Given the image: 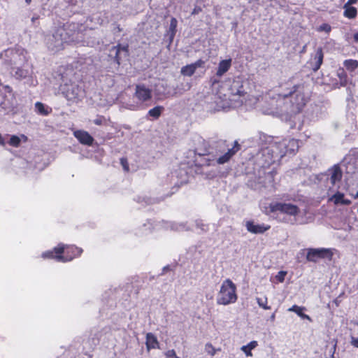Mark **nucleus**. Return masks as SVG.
Masks as SVG:
<instances>
[{
  "label": "nucleus",
  "mask_w": 358,
  "mask_h": 358,
  "mask_svg": "<svg viewBox=\"0 0 358 358\" xmlns=\"http://www.w3.org/2000/svg\"><path fill=\"white\" fill-rule=\"evenodd\" d=\"M166 358H179L174 350H169L165 353Z\"/></svg>",
  "instance_id": "obj_41"
},
{
  "label": "nucleus",
  "mask_w": 358,
  "mask_h": 358,
  "mask_svg": "<svg viewBox=\"0 0 358 358\" xmlns=\"http://www.w3.org/2000/svg\"><path fill=\"white\" fill-rule=\"evenodd\" d=\"M317 118H318V115H316L315 116H313L311 119H312L313 120H316V119H317Z\"/></svg>",
  "instance_id": "obj_57"
},
{
  "label": "nucleus",
  "mask_w": 358,
  "mask_h": 358,
  "mask_svg": "<svg viewBox=\"0 0 358 358\" xmlns=\"http://www.w3.org/2000/svg\"><path fill=\"white\" fill-rule=\"evenodd\" d=\"M90 20L94 22L96 24L103 25L109 22L108 13L103 10L93 14Z\"/></svg>",
  "instance_id": "obj_18"
},
{
  "label": "nucleus",
  "mask_w": 358,
  "mask_h": 358,
  "mask_svg": "<svg viewBox=\"0 0 358 358\" xmlns=\"http://www.w3.org/2000/svg\"><path fill=\"white\" fill-rule=\"evenodd\" d=\"M358 1V0H348L345 3L348 5L355 4Z\"/></svg>",
  "instance_id": "obj_50"
},
{
  "label": "nucleus",
  "mask_w": 358,
  "mask_h": 358,
  "mask_svg": "<svg viewBox=\"0 0 358 358\" xmlns=\"http://www.w3.org/2000/svg\"><path fill=\"white\" fill-rule=\"evenodd\" d=\"M121 162H122V164L123 165V167H124V170L128 171V169H129L128 166H127V165L124 164V159H121Z\"/></svg>",
  "instance_id": "obj_54"
},
{
  "label": "nucleus",
  "mask_w": 358,
  "mask_h": 358,
  "mask_svg": "<svg viewBox=\"0 0 358 358\" xmlns=\"http://www.w3.org/2000/svg\"><path fill=\"white\" fill-rule=\"evenodd\" d=\"M86 27L76 22L66 23L57 28L54 33L46 39L48 48L52 51H58L63 48L64 43H74L82 45H89L85 41L84 31Z\"/></svg>",
  "instance_id": "obj_2"
},
{
  "label": "nucleus",
  "mask_w": 358,
  "mask_h": 358,
  "mask_svg": "<svg viewBox=\"0 0 358 358\" xmlns=\"http://www.w3.org/2000/svg\"><path fill=\"white\" fill-rule=\"evenodd\" d=\"M35 109L38 114L42 115H48L52 111L50 108L41 102H36L35 103Z\"/></svg>",
  "instance_id": "obj_27"
},
{
  "label": "nucleus",
  "mask_w": 358,
  "mask_h": 358,
  "mask_svg": "<svg viewBox=\"0 0 358 358\" xmlns=\"http://www.w3.org/2000/svg\"><path fill=\"white\" fill-rule=\"evenodd\" d=\"M3 337L0 334V341H3Z\"/></svg>",
  "instance_id": "obj_60"
},
{
  "label": "nucleus",
  "mask_w": 358,
  "mask_h": 358,
  "mask_svg": "<svg viewBox=\"0 0 358 358\" xmlns=\"http://www.w3.org/2000/svg\"><path fill=\"white\" fill-rule=\"evenodd\" d=\"M275 319V313H273L271 316H270V318L269 320L271 321V322H274Z\"/></svg>",
  "instance_id": "obj_52"
},
{
  "label": "nucleus",
  "mask_w": 358,
  "mask_h": 358,
  "mask_svg": "<svg viewBox=\"0 0 358 358\" xmlns=\"http://www.w3.org/2000/svg\"><path fill=\"white\" fill-rule=\"evenodd\" d=\"M114 29L113 31L115 34L117 32H120L122 31V29L120 28V25L117 24H113Z\"/></svg>",
  "instance_id": "obj_48"
},
{
  "label": "nucleus",
  "mask_w": 358,
  "mask_h": 358,
  "mask_svg": "<svg viewBox=\"0 0 358 358\" xmlns=\"http://www.w3.org/2000/svg\"><path fill=\"white\" fill-rule=\"evenodd\" d=\"M266 101L265 105L262 107V112L264 113V109L266 107H275V104L272 103L273 94H268V98L266 97Z\"/></svg>",
  "instance_id": "obj_37"
},
{
  "label": "nucleus",
  "mask_w": 358,
  "mask_h": 358,
  "mask_svg": "<svg viewBox=\"0 0 358 358\" xmlns=\"http://www.w3.org/2000/svg\"><path fill=\"white\" fill-rule=\"evenodd\" d=\"M73 136L83 145L91 146L94 141V138L86 131L76 130Z\"/></svg>",
  "instance_id": "obj_16"
},
{
  "label": "nucleus",
  "mask_w": 358,
  "mask_h": 358,
  "mask_svg": "<svg viewBox=\"0 0 358 358\" xmlns=\"http://www.w3.org/2000/svg\"><path fill=\"white\" fill-rule=\"evenodd\" d=\"M314 60L315 64L313 66V69L315 71L320 69L323 61V52L321 48L317 50Z\"/></svg>",
  "instance_id": "obj_26"
},
{
  "label": "nucleus",
  "mask_w": 358,
  "mask_h": 358,
  "mask_svg": "<svg viewBox=\"0 0 358 358\" xmlns=\"http://www.w3.org/2000/svg\"><path fill=\"white\" fill-rule=\"evenodd\" d=\"M205 350L208 354L210 355L211 356L215 355L216 353V349L210 343H207L206 345Z\"/></svg>",
  "instance_id": "obj_39"
},
{
  "label": "nucleus",
  "mask_w": 358,
  "mask_h": 358,
  "mask_svg": "<svg viewBox=\"0 0 358 358\" xmlns=\"http://www.w3.org/2000/svg\"><path fill=\"white\" fill-rule=\"evenodd\" d=\"M177 24V20L175 17H172L170 21L169 29L168 31V34L169 35L171 41L173 39L176 35Z\"/></svg>",
  "instance_id": "obj_28"
},
{
  "label": "nucleus",
  "mask_w": 358,
  "mask_h": 358,
  "mask_svg": "<svg viewBox=\"0 0 358 358\" xmlns=\"http://www.w3.org/2000/svg\"><path fill=\"white\" fill-rule=\"evenodd\" d=\"M271 212L279 211L290 216H296L299 213V208L296 205L291 203L276 202L270 205Z\"/></svg>",
  "instance_id": "obj_9"
},
{
  "label": "nucleus",
  "mask_w": 358,
  "mask_h": 358,
  "mask_svg": "<svg viewBox=\"0 0 358 358\" xmlns=\"http://www.w3.org/2000/svg\"><path fill=\"white\" fill-rule=\"evenodd\" d=\"M287 154L294 155L299 149V141L294 138H285Z\"/></svg>",
  "instance_id": "obj_22"
},
{
  "label": "nucleus",
  "mask_w": 358,
  "mask_h": 358,
  "mask_svg": "<svg viewBox=\"0 0 358 358\" xmlns=\"http://www.w3.org/2000/svg\"><path fill=\"white\" fill-rule=\"evenodd\" d=\"M331 29V26L329 24L324 23L321 24L319 28L318 31H325L326 33H329Z\"/></svg>",
  "instance_id": "obj_40"
},
{
  "label": "nucleus",
  "mask_w": 358,
  "mask_h": 358,
  "mask_svg": "<svg viewBox=\"0 0 358 358\" xmlns=\"http://www.w3.org/2000/svg\"><path fill=\"white\" fill-rule=\"evenodd\" d=\"M353 38L355 41L358 42V32L354 34Z\"/></svg>",
  "instance_id": "obj_55"
},
{
  "label": "nucleus",
  "mask_w": 358,
  "mask_h": 358,
  "mask_svg": "<svg viewBox=\"0 0 358 358\" xmlns=\"http://www.w3.org/2000/svg\"><path fill=\"white\" fill-rule=\"evenodd\" d=\"M59 91L67 101L72 103L81 101L85 95L82 83L68 80L64 76H62V83L60 85Z\"/></svg>",
  "instance_id": "obj_6"
},
{
  "label": "nucleus",
  "mask_w": 358,
  "mask_h": 358,
  "mask_svg": "<svg viewBox=\"0 0 358 358\" xmlns=\"http://www.w3.org/2000/svg\"><path fill=\"white\" fill-rule=\"evenodd\" d=\"M343 15L348 19H354L357 15V10L355 7L351 6L346 3L343 6Z\"/></svg>",
  "instance_id": "obj_24"
},
{
  "label": "nucleus",
  "mask_w": 358,
  "mask_h": 358,
  "mask_svg": "<svg viewBox=\"0 0 358 358\" xmlns=\"http://www.w3.org/2000/svg\"><path fill=\"white\" fill-rule=\"evenodd\" d=\"M4 140H3V138L2 137L1 134H0V145H4Z\"/></svg>",
  "instance_id": "obj_53"
},
{
  "label": "nucleus",
  "mask_w": 358,
  "mask_h": 358,
  "mask_svg": "<svg viewBox=\"0 0 358 358\" xmlns=\"http://www.w3.org/2000/svg\"><path fill=\"white\" fill-rule=\"evenodd\" d=\"M351 344L356 348H358V337L357 338H352Z\"/></svg>",
  "instance_id": "obj_47"
},
{
  "label": "nucleus",
  "mask_w": 358,
  "mask_h": 358,
  "mask_svg": "<svg viewBox=\"0 0 358 358\" xmlns=\"http://www.w3.org/2000/svg\"><path fill=\"white\" fill-rule=\"evenodd\" d=\"M171 229L175 231H187L194 230L193 226L191 224L187 225L186 223H173L171 225Z\"/></svg>",
  "instance_id": "obj_29"
},
{
  "label": "nucleus",
  "mask_w": 358,
  "mask_h": 358,
  "mask_svg": "<svg viewBox=\"0 0 358 358\" xmlns=\"http://www.w3.org/2000/svg\"><path fill=\"white\" fill-rule=\"evenodd\" d=\"M257 302L259 307L262 308L264 310H270L271 306H268L267 305V298L264 297V299L262 298H257L256 299Z\"/></svg>",
  "instance_id": "obj_36"
},
{
  "label": "nucleus",
  "mask_w": 358,
  "mask_h": 358,
  "mask_svg": "<svg viewBox=\"0 0 358 358\" xmlns=\"http://www.w3.org/2000/svg\"><path fill=\"white\" fill-rule=\"evenodd\" d=\"M3 87L5 89L6 92L8 94L7 95L13 97L12 88L8 85H5L3 86Z\"/></svg>",
  "instance_id": "obj_46"
},
{
  "label": "nucleus",
  "mask_w": 358,
  "mask_h": 358,
  "mask_svg": "<svg viewBox=\"0 0 358 358\" xmlns=\"http://www.w3.org/2000/svg\"><path fill=\"white\" fill-rule=\"evenodd\" d=\"M329 201L334 203L336 205H349L351 201L350 200L345 199L344 194L337 192L330 199Z\"/></svg>",
  "instance_id": "obj_21"
},
{
  "label": "nucleus",
  "mask_w": 358,
  "mask_h": 358,
  "mask_svg": "<svg viewBox=\"0 0 358 358\" xmlns=\"http://www.w3.org/2000/svg\"><path fill=\"white\" fill-rule=\"evenodd\" d=\"M105 122V118L103 116H98L96 119L93 120V122L96 125H102Z\"/></svg>",
  "instance_id": "obj_42"
},
{
  "label": "nucleus",
  "mask_w": 358,
  "mask_h": 358,
  "mask_svg": "<svg viewBox=\"0 0 358 358\" xmlns=\"http://www.w3.org/2000/svg\"><path fill=\"white\" fill-rule=\"evenodd\" d=\"M271 148L277 157L278 159H280L287 154V145L285 138L281 141H272L268 143Z\"/></svg>",
  "instance_id": "obj_14"
},
{
  "label": "nucleus",
  "mask_w": 358,
  "mask_h": 358,
  "mask_svg": "<svg viewBox=\"0 0 358 358\" xmlns=\"http://www.w3.org/2000/svg\"><path fill=\"white\" fill-rule=\"evenodd\" d=\"M357 195H358V192H357Z\"/></svg>",
  "instance_id": "obj_62"
},
{
  "label": "nucleus",
  "mask_w": 358,
  "mask_h": 358,
  "mask_svg": "<svg viewBox=\"0 0 358 358\" xmlns=\"http://www.w3.org/2000/svg\"><path fill=\"white\" fill-rule=\"evenodd\" d=\"M247 230L252 234H263L270 229V226L265 224H255L252 221H248L245 224Z\"/></svg>",
  "instance_id": "obj_17"
},
{
  "label": "nucleus",
  "mask_w": 358,
  "mask_h": 358,
  "mask_svg": "<svg viewBox=\"0 0 358 358\" xmlns=\"http://www.w3.org/2000/svg\"><path fill=\"white\" fill-rule=\"evenodd\" d=\"M286 275V272L285 271H280L278 275H276V278L280 282H283L285 279V276Z\"/></svg>",
  "instance_id": "obj_43"
},
{
  "label": "nucleus",
  "mask_w": 358,
  "mask_h": 358,
  "mask_svg": "<svg viewBox=\"0 0 358 358\" xmlns=\"http://www.w3.org/2000/svg\"><path fill=\"white\" fill-rule=\"evenodd\" d=\"M192 64H193V66H195V69L196 70L198 68H201L203 66L204 61H203L202 59H199L196 62H195L194 63H192Z\"/></svg>",
  "instance_id": "obj_44"
},
{
  "label": "nucleus",
  "mask_w": 358,
  "mask_h": 358,
  "mask_svg": "<svg viewBox=\"0 0 358 358\" xmlns=\"http://www.w3.org/2000/svg\"><path fill=\"white\" fill-rule=\"evenodd\" d=\"M196 71L195 66L192 64L186 65L181 68L180 73L185 76H192Z\"/></svg>",
  "instance_id": "obj_31"
},
{
  "label": "nucleus",
  "mask_w": 358,
  "mask_h": 358,
  "mask_svg": "<svg viewBox=\"0 0 358 358\" xmlns=\"http://www.w3.org/2000/svg\"><path fill=\"white\" fill-rule=\"evenodd\" d=\"M217 144L220 149L216 151L215 155L209 152L206 148L204 149L196 148L195 153L199 156L204 157V164L207 166L215 164V163L224 164L229 161L231 157L240 149V145L236 141H234V145L231 148L227 149V152H225L227 148L225 141H220L217 142Z\"/></svg>",
  "instance_id": "obj_5"
},
{
  "label": "nucleus",
  "mask_w": 358,
  "mask_h": 358,
  "mask_svg": "<svg viewBox=\"0 0 358 358\" xmlns=\"http://www.w3.org/2000/svg\"><path fill=\"white\" fill-rule=\"evenodd\" d=\"M330 254L329 249L309 248L307 250L306 259L308 262H316L319 259L325 257Z\"/></svg>",
  "instance_id": "obj_13"
},
{
  "label": "nucleus",
  "mask_w": 358,
  "mask_h": 358,
  "mask_svg": "<svg viewBox=\"0 0 358 358\" xmlns=\"http://www.w3.org/2000/svg\"><path fill=\"white\" fill-rule=\"evenodd\" d=\"M83 252V249L78 248L74 245H64V252L62 253V255L66 257H72L71 260L75 257L80 256Z\"/></svg>",
  "instance_id": "obj_19"
},
{
  "label": "nucleus",
  "mask_w": 358,
  "mask_h": 358,
  "mask_svg": "<svg viewBox=\"0 0 358 358\" xmlns=\"http://www.w3.org/2000/svg\"><path fill=\"white\" fill-rule=\"evenodd\" d=\"M257 346V342L252 341L246 345H243L241 350L245 354L246 356H252L251 350Z\"/></svg>",
  "instance_id": "obj_30"
},
{
  "label": "nucleus",
  "mask_w": 358,
  "mask_h": 358,
  "mask_svg": "<svg viewBox=\"0 0 358 358\" xmlns=\"http://www.w3.org/2000/svg\"><path fill=\"white\" fill-rule=\"evenodd\" d=\"M20 139L17 136H12L9 141V144L14 147H17L20 145Z\"/></svg>",
  "instance_id": "obj_38"
},
{
  "label": "nucleus",
  "mask_w": 358,
  "mask_h": 358,
  "mask_svg": "<svg viewBox=\"0 0 358 358\" xmlns=\"http://www.w3.org/2000/svg\"><path fill=\"white\" fill-rule=\"evenodd\" d=\"M305 309L304 307H301L296 305L292 306L291 308L288 309L289 311L295 313L297 315H299L302 319H306L309 320L310 322L312 321V319L310 317L305 313H303V310Z\"/></svg>",
  "instance_id": "obj_25"
},
{
  "label": "nucleus",
  "mask_w": 358,
  "mask_h": 358,
  "mask_svg": "<svg viewBox=\"0 0 358 358\" xmlns=\"http://www.w3.org/2000/svg\"><path fill=\"white\" fill-rule=\"evenodd\" d=\"M351 119H352V120H354V118H353V115H352V116H351Z\"/></svg>",
  "instance_id": "obj_61"
},
{
  "label": "nucleus",
  "mask_w": 358,
  "mask_h": 358,
  "mask_svg": "<svg viewBox=\"0 0 358 358\" xmlns=\"http://www.w3.org/2000/svg\"><path fill=\"white\" fill-rule=\"evenodd\" d=\"M64 252V245L59 244L51 250H48L42 253L41 257L43 259H54L59 262H67L71 261L72 257H66L62 255Z\"/></svg>",
  "instance_id": "obj_10"
},
{
  "label": "nucleus",
  "mask_w": 358,
  "mask_h": 358,
  "mask_svg": "<svg viewBox=\"0 0 358 358\" xmlns=\"http://www.w3.org/2000/svg\"><path fill=\"white\" fill-rule=\"evenodd\" d=\"M164 110V107L161 106H157L153 108H151L148 111V115L152 117L155 119H157L162 114Z\"/></svg>",
  "instance_id": "obj_33"
},
{
  "label": "nucleus",
  "mask_w": 358,
  "mask_h": 358,
  "mask_svg": "<svg viewBox=\"0 0 358 358\" xmlns=\"http://www.w3.org/2000/svg\"><path fill=\"white\" fill-rule=\"evenodd\" d=\"M168 269H169V266H164L163 268L164 271H165L166 270H168Z\"/></svg>",
  "instance_id": "obj_58"
},
{
  "label": "nucleus",
  "mask_w": 358,
  "mask_h": 358,
  "mask_svg": "<svg viewBox=\"0 0 358 358\" xmlns=\"http://www.w3.org/2000/svg\"><path fill=\"white\" fill-rule=\"evenodd\" d=\"M245 94L241 80L238 78L234 79L229 87V94H223L219 92L214 96L215 107L214 110L219 111L231 107H237L243 103L242 98Z\"/></svg>",
  "instance_id": "obj_4"
},
{
  "label": "nucleus",
  "mask_w": 358,
  "mask_h": 358,
  "mask_svg": "<svg viewBox=\"0 0 358 358\" xmlns=\"http://www.w3.org/2000/svg\"><path fill=\"white\" fill-rule=\"evenodd\" d=\"M0 108L5 113H9L14 108L13 97L0 92Z\"/></svg>",
  "instance_id": "obj_15"
},
{
  "label": "nucleus",
  "mask_w": 358,
  "mask_h": 358,
  "mask_svg": "<svg viewBox=\"0 0 358 358\" xmlns=\"http://www.w3.org/2000/svg\"><path fill=\"white\" fill-rule=\"evenodd\" d=\"M201 10V8L196 7L194 8V10L192 12V15H196Z\"/></svg>",
  "instance_id": "obj_49"
},
{
  "label": "nucleus",
  "mask_w": 358,
  "mask_h": 358,
  "mask_svg": "<svg viewBox=\"0 0 358 358\" xmlns=\"http://www.w3.org/2000/svg\"><path fill=\"white\" fill-rule=\"evenodd\" d=\"M231 66V59H224L219 62L216 76L218 77L222 76L226 72L229 71Z\"/></svg>",
  "instance_id": "obj_20"
},
{
  "label": "nucleus",
  "mask_w": 358,
  "mask_h": 358,
  "mask_svg": "<svg viewBox=\"0 0 358 358\" xmlns=\"http://www.w3.org/2000/svg\"><path fill=\"white\" fill-rule=\"evenodd\" d=\"M277 159L272 148L269 145L262 147L256 155L257 163L263 168L269 166Z\"/></svg>",
  "instance_id": "obj_8"
},
{
  "label": "nucleus",
  "mask_w": 358,
  "mask_h": 358,
  "mask_svg": "<svg viewBox=\"0 0 358 358\" xmlns=\"http://www.w3.org/2000/svg\"><path fill=\"white\" fill-rule=\"evenodd\" d=\"M310 99V90L304 83L294 85L283 94H273L272 103L275 107H266L264 114L273 116L292 115L300 113Z\"/></svg>",
  "instance_id": "obj_1"
},
{
  "label": "nucleus",
  "mask_w": 358,
  "mask_h": 358,
  "mask_svg": "<svg viewBox=\"0 0 358 358\" xmlns=\"http://www.w3.org/2000/svg\"><path fill=\"white\" fill-rule=\"evenodd\" d=\"M194 223L198 233L206 232L208 230V226L202 220H196Z\"/></svg>",
  "instance_id": "obj_34"
},
{
  "label": "nucleus",
  "mask_w": 358,
  "mask_h": 358,
  "mask_svg": "<svg viewBox=\"0 0 358 358\" xmlns=\"http://www.w3.org/2000/svg\"><path fill=\"white\" fill-rule=\"evenodd\" d=\"M134 97L141 103L147 102L152 97V91L144 84L136 85Z\"/></svg>",
  "instance_id": "obj_11"
},
{
  "label": "nucleus",
  "mask_w": 358,
  "mask_h": 358,
  "mask_svg": "<svg viewBox=\"0 0 358 358\" xmlns=\"http://www.w3.org/2000/svg\"><path fill=\"white\" fill-rule=\"evenodd\" d=\"M236 300V287L235 284L229 279L224 280L216 298L217 303L227 306L234 303Z\"/></svg>",
  "instance_id": "obj_7"
},
{
  "label": "nucleus",
  "mask_w": 358,
  "mask_h": 358,
  "mask_svg": "<svg viewBox=\"0 0 358 358\" xmlns=\"http://www.w3.org/2000/svg\"><path fill=\"white\" fill-rule=\"evenodd\" d=\"M27 4H29L31 2V0H25Z\"/></svg>",
  "instance_id": "obj_59"
},
{
  "label": "nucleus",
  "mask_w": 358,
  "mask_h": 358,
  "mask_svg": "<svg viewBox=\"0 0 358 358\" xmlns=\"http://www.w3.org/2000/svg\"><path fill=\"white\" fill-rule=\"evenodd\" d=\"M352 177L358 178V149H351L341 161L340 166H334L328 171L327 181L332 186L338 182L342 178V173Z\"/></svg>",
  "instance_id": "obj_3"
},
{
  "label": "nucleus",
  "mask_w": 358,
  "mask_h": 358,
  "mask_svg": "<svg viewBox=\"0 0 358 358\" xmlns=\"http://www.w3.org/2000/svg\"><path fill=\"white\" fill-rule=\"evenodd\" d=\"M145 345H146V348H147L148 350H150V349L159 348V342L157 341V338L152 333H148L146 334Z\"/></svg>",
  "instance_id": "obj_23"
},
{
  "label": "nucleus",
  "mask_w": 358,
  "mask_h": 358,
  "mask_svg": "<svg viewBox=\"0 0 358 358\" xmlns=\"http://www.w3.org/2000/svg\"><path fill=\"white\" fill-rule=\"evenodd\" d=\"M155 199L141 196H138L136 199V201L142 203L143 205L152 204L155 202Z\"/></svg>",
  "instance_id": "obj_35"
},
{
  "label": "nucleus",
  "mask_w": 358,
  "mask_h": 358,
  "mask_svg": "<svg viewBox=\"0 0 358 358\" xmlns=\"http://www.w3.org/2000/svg\"><path fill=\"white\" fill-rule=\"evenodd\" d=\"M3 87L5 89L6 92L8 94L7 95L13 97L12 88L8 85H5L3 86Z\"/></svg>",
  "instance_id": "obj_45"
},
{
  "label": "nucleus",
  "mask_w": 358,
  "mask_h": 358,
  "mask_svg": "<svg viewBox=\"0 0 358 358\" xmlns=\"http://www.w3.org/2000/svg\"><path fill=\"white\" fill-rule=\"evenodd\" d=\"M128 45H122L118 44L117 45L113 46L110 50V55H114L115 61L117 64H120V61L122 58H125L128 56L129 53Z\"/></svg>",
  "instance_id": "obj_12"
},
{
  "label": "nucleus",
  "mask_w": 358,
  "mask_h": 358,
  "mask_svg": "<svg viewBox=\"0 0 358 358\" xmlns=\"http://www.w3.org/2000/svg\"><path fill=\"white\" fill-rule=\"evenodd\" d=\"M344 66L350 71H354L358 68V61L355 59H346L343 62Z\"/></svg>",
  "instance_id": "obj_32"
},
{
  "label": "nucleus",
  "mask_w": 358,
  "mask_h": 358,
  "mask_svg": "<svg viewBox=\"0 0 358 358\" xmlns=\"http://www.w3.org/2000/svg\"><path fill=\"white\" fill-rule=\"evenodd\" d=\"M16 74L18 75L19 74V76L20 77H25L26 75L24 73V72L21 70H19V73L18 71H16Z\"/></svg>",
  "instance_id": "obj_51"
},
{
  "label": "nucleus",
  "mask_w": 358,
  "mask_h": 358,
  "mask_svg": "<svg viewBox=\"0 0 358 358\" xmlns=\"http://www.w3.org/2000/svg\"><path fill=\"white\" fill-rule=\"evenodd\" d=\"M319 109H320V108H319V106H315L313 108V110H314V111H315V112H317V113L318 112Z\"/></svg>",
  "instance_id": "obj_56"
}]
</instances>
